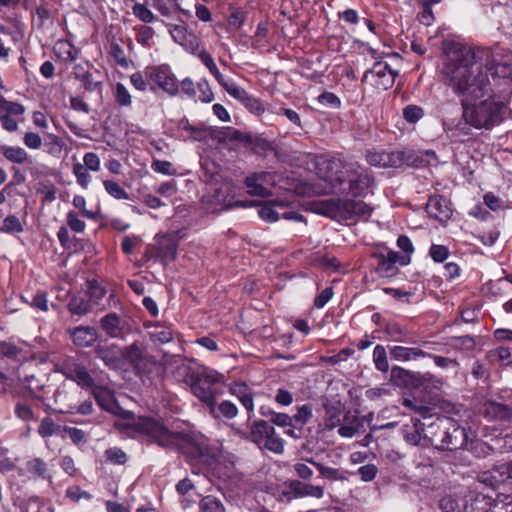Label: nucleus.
I'll return each instance as SVG.
<instances>
[{
	"mask_svg": "<svg viewBox=\"0 0 512 512\" xmlns=\"http://www.w3.org/2000/svg\"><path fill=\"white\" fill-rule=\"evenodd\" d=\"M511 70L510 65L498 63L495 58L487 59L483 68L466 45L454 43L448 48L442 72L447 85L462 97L463 118L467 124L476 129H490L501 121V102L492 97L479 103L473 101L489 93V74L493 78H505L510 76Z\"/></svg>",
	"mask_w": 512,
	"mask_h": 512,
	"instance_id": "f257e3e1",
	"label": "nucleus"
},
{
	"mask_svg": "<svg viewBox=\"0 0 512 512\" xmlns=\"http://www.w3.org/2000/svg\"><path fill=\"white\" fill-rule=\"evenodd\" d=\"M128 426L140 435L146 436L150 441L166 448L180 449L183 444L190 441V436L183 432H172L160 422L150 417L132 419Z\"/></svg>",
	"mask_w": 512,
	"mask_h": 512,
	"instance_id": "f03ea898",
	"label": "nucleus"
},
{
	"mask_svg": "<svg viewBox=\"0 0 512 512\" xmlns=\"http://www.w3.org/2000/svg\"><path fill=\"white\" fill-rule=\"evenodd\" d=\"M327 167L331 169L342 167V171L326 175V178L331 182H347L348 193L354 197L364 195L372 183V178L368 171L357 163L342 164L341 159L333 158L327 162Z\"/></svg>",
	"mask_w": 512,
	"mask_h": 512,
	"instance_id": "7ed1b4c3",
	"label": "nucleus"
},
{
	"mask_svg": "<svg viewBox=\"0 0 512 512\" xmlns=\"http://www.w3.org/2000/svg\"><path fill=\"white\" fill-rule=\"evenodd\" d=\"M224 383V375L209 368H204L196 375L191 384L193 394L207 405L213 416L216 414V397L221 394L220 386Z\"/></svg>",
	"mask_w": 512,
	"mask_h": 512,
	"instance_id": "20e7f679",
	"label": "nucleus"
},
{
	"mask_svg": "<svg viewBox=\"0 0 512 512\" xmlns=\"http://www.w3.org/2000/svg\"><path fill=\"white\" fill-rule=\"evenodd\" d=\"M372 211L373 208L362 200L330 199L326 204V213L337 221L368 219Z\"/></svg>",
	"mask_w": 512,
	"mask_h": 512,
	"instance_id": "39448f33",
	"label": "nucleus"
},
{
	"mask_svg": "<svg viewBox=\"0 0 512 512\" xmlns=\"http://www.w3.org/2000/svg\"><path fill=\"white\" fill-rule=\"evenodd\" d=\"M251 438L260 448L276 454H281L284 451L283 440L276 434L274 427L264 420L252 424Z\"/></svg>",
	"mask_w": 512,
	"mask_h": 512,
	"instance_id": "423d86ee",
	"label": "nucleus"
},
{
	"mask_svg": "<svg viewBox=\"0 0 512 512\" xmlns=\"http://www.w3.org/2000/svg\"><path fill=\"white\" fill-rule=\"evenodd\" d=\"M397 75L398 72L393 70L386 62L379 61L364 73L363 81L379 89L387 90L393 86Z\"/></svg>",
	"mask_w": 512,
	"mask_h": 512,
	"instance_id": "0eeeda50",
	"label": "nucleus"
},
{
	"mask_svg": "<svg viewBox=\"0 0 512 512\" xmlns=\"http://www.w3.org/2000/svg\"><path fill=\"white\" fill-rule=\"evenodd\" d=\"M439 428L442 429L441 432L444 431L445 433L442 450H455L466 444L467 433L456 420L450 417H442Z\"/></svg>",
	"mask_w": 512,
	"mask_h": 512,
	"instance_id": "6e6552de",
	"label": "nucleus"
},
{
	"mask_svg": "<svg viewBox=\"0 0 512 512\" xmlns=\"http://www.w3.org/2000/svg\"><path fill=\"white\" fill-rule=\"evenodd\" d=\"M59 371L69 380L76 382L84 389H90L95 384L87 368L73 358L66 359Z\"/></svg>",
	"mask_w": 512,
	"mask_h": 512,
	"instance_id": "1a4fd4ad",
	"label": "nucleus"
},
{
	"mask_svg": "<svg viewBox=\"0 0 512 512\" xmlns=\"http://www.w3.org/2000/svg\"><path fill=\"white\" fill-rule=\"evenodd\" d=\"M147 77L152 83L169 95L174 96L179 91L178 81L167 66L147 68Z\"/></svg>",
	"mask_w": 512,
	"mask_h": 512,
	"instance_id": "9d476101",
	"label": "nucleus"
},
{
	"mask_svg": "<svg viewBox=\"0 0 512 512\" xmlns=\"http://www.w3.org/2000/svg\"><path fill=\"white\" fill-rule=\"evenodd\" d=\"M277 175L274 172H256L247 176L245 185L248 193L253 196H268L270 188L276 184Z\"/></svg>",
	"mask_w": 512,
	"mask_h": 512,
	"instance_id": "9b49d317",
	"label": "nucleus"
},
{
	"mask_svg": "<svg viewBox=\"0 0 512 512\" xmlns=\"http://www.w3.org/2000/svg\"><path fill=\"white\" fill-rule=\"evenodd\" d=\"M367 162L381 168H399L406 162V155L402 151L370 150L366 154Z\"/></svg>",
	"mask_w": 512,
	"mask_h": 512,
	"instance_id": "f8f14e48",
	"label": "nucleus"
},
{
	"mask_svg": "<svg viewBox=\"0 0 512 512\" xmlns=\"http://www.w3.org/2000/svg\"><path fill=\"white\" fill-rule=\"evenodd\" d=\"M201 461L219 478L229 477L234 467V456L222 451L211 455L202 453Z\"/></svg>",
	"mask_w": 512,
	"mask_h": 512,
	"instance_id": "ddd939ff",
	"label": "nucleus"
},
{
	"mask_svg": "<svg viewBox=\"0 0 512 512\" xmlns=\"http://www.w3.org/2000/svg\"><path fill=\"white\" fill-rule=\"evenodd\" d=\"M481 481L493 488L501 485L512 488V461L495 466L482 474Z\"/></svg>",
	"mask_w": 512,
	"mask_h": 512,
	"instance_id": "4468645a",
	"label": "nucleus"
},
{
	"mask_svg": "<svg viewBox=\"0 0 512 512\" xmlns=\"http://www.w3.org/2000/svg\"><path fill=\"white\" fill-rule=\"evenodd\" d=\"M426 211L430 217L435 218L439 222H446L452 216L450 201L440 195L429 197Z\"/></svg>",
	"mask_w": 512,
	"mask_h": 512,
	"instance_id": "2eb2a0df",
	"label": "nucleus"
},
{
	"mask_svg": "<svg viewBox=\"0 0 512 512\" xmlns=\"http://www.w3.org/2000/svg\"><path fill=\"white\" fill-rule=\"evenodd\" d=\"M288 488L290 490V494H292L289 499L303 497L321 499L324 496V489L321 486L312 485L297 480L290 481L288 483Z\"/></svg>",
	"mask_w": 512,
	"mask_h": 512,
	"instance_id": "dca6fc26",
	"label": "nucleus"
},
{
	"mask_svg": "<svg viewBox=\"0 0 512 512\" xmlns=\"http://www.w3.org/2000/svg\"><path fill=\"white\" fill-rule=\"evenodd\" d=\"M73 343L78 347H91L98 339L95 328L90 326H77L68 330Z\"/></svg>",
	"mask_w": 512,
	"mask_h": 512,
	"instance_id": "f3484780",
	"label": "nucleus"
},
{
	"mask_svg": "<svg viewBox=\"0 0 512 512\" xmlns=\"http://www.w3.org/2000/svg\"><path fill=\"white\" fill-rule=\"evenodd\" d=\"M89 390H91L95 400L101 408L107 411H113L115 406L114 397L109 389L108 382L102 381L100 384L95 383Z\"/></svg>",
	"mask_w": 512,
	"mask_h": 512,
	"instance_id": "a211bd4d",
	"label": "nucleus"
},
{
	"mask_svg": "<svg viewBox=\"0 0 512 512\" xmlns=\"http://www.w3.org/2000/svg\"><path fill=\"white\" fill-rule=\"evenodd\" d=\"M177 243L171 236H162L157 242V257L167 264L176 258Z\"/></svg>",
	"mask_w": 512,
	"mask_h": 512,
	"instance_id": "6ab92c4d",
	"label": "nucleus"
},
{
	"mask_svg": "<svg viewBox=\"0 0 512 512\" xmlns=\"http://www.w3.org/2000/svg\"><path fill=\"white\" fill-rule=\"evenodd\" d=\"M230 392L237 397L245 407L248 412V418L250 419L254 411L253 393L251 389L243 382H236L230 387Z\"/></svg>",
	"mask_w": 512,
	"mask_h": 512,
	"instance_id": "aec40b11",
	"label": "nucleus"
},
{
	"mask_svg": "<svg viewBox=\"0 0 512 512\" xmlns=\"http://www.w3.org/2000/svg\"><path fill=\"white\" fill-rule=\"evenodd\" d=\"M442 422V417L437 418L429 424H426V428L424 430L425 437V445L434 446L437 449L443 448V439H444V431H442L440 427V423Z\"/></svg>",
	"mask_w": 512,
	"mask_h": 512,
	"instance_id": "412c9836",
	"label": "nucleus"
},
{
	"mask_svg": "<svg viewBox=\"0 0 512 512\" xmlns=\"http://www.w3.org/2000/svg\"><path fill=\"white\" fill-rule=\"evenodd\" d=\"M491 496L482 493L466 494L465 512H490Z\"/></svg>",
	"mask_w": 512,
	"mask_h": 512,
	"instance_id": "4be33fe9",
	"label": "nucleus"
},
{
	"mask_svg": "<svg viewBox=\"0 0 512 512\" xmlns=\"http://www.w3.org/2000/svg\"><path fill=\"white\" fill-rule=\"evenodd\" d=\"M389 353L392 359L403 362L430 356V353H427L419 348L404 346H393L390 348Z\"/></svg>",
	"mask_w": 512,
	"mask_h": 512,
	"instance_id": "5701e85b",
	"label": "nucleus"
},
{
	"mask_svg": "<svg viewBox=\"0 0 512 512\" xmlns=\"http://www.w3.org/2000/svg\"><path fill=\"white\" fill-rule=\"evenodd\" d=\"M286 207L285 202L270 200L264 202L259 211V217L266 222H276L280 219L281 211Z\"/></svg>",
	"mask_w": 512,
	"mask_h": 512,
	"instance_id": "b1692460",
	"label": "nucleus"
},
{
	"mask_svg": "<svg viewBox=\"0 0 512 512\" xmlns=\"http://www.w3.org/2000/svg\"><path fill=\"white\" fill-rule=\"evenodd\" d=\"M426 424L420 420H415L412 425H406L404 428V438L412 445H425L424 430Z\"/></svg>",
	"mask_w": 512,
	"mask_h": 512,
	"instance_id": "393cba45",
	"label": "nucleus"
},
{
	"mask_svg": "<svg viewBox=\"0 0 512 512\" xmlns=\"http://www.w3.org/2000/svg\"><path fill=\"white\" fill-rule=\"evenodd\" d=\"M484 417L488 420H507L509 419V407L494 402L487 401L482 408Z\"/></svg>",
	"mask_w": 512,
	"mask_h": 512,
	"instance_id": "a878e982",
	"label": "nucleus"
},
{
	"mask_svg": "<svg viewBox=\"0 0 512 512\" xmlns=\"http://www.w3.org/2000/svg\"><path fill=\"white\" fill-rule=\"evenodd\" d=\"M38 434L42 438L59 436L65 438V426L58 425L51 417H44L38 426Z\"/></svg>",
	"mask_w": 512,
	"mask_h": 512,
	"instance_id": "bb28decb",
	"label": "nucleus"
},
{
	"mask_svg": "<svg viewBox=\"0 0 512 512\" xmlns=\"http://www.w3.org/2000/svg\"><path fill=\"white\" fill-rule=\"evenodd\" d=\"M439 507L442 512H465L466 494L445 496L440 500Z\"/></svg>",
	"mask_w": 512,
	"mask_h": 512,
	"instance_id": "cd10ccee",
	"label": "nucleus"
},
{
	"mask_svg": "<svg viewBox=\"0 0 512 512\" xmlns=\"http://www.w3.org/2000/svg\"><path fill=\"white\" fill-rule=\"evenodd\" d=\"M101 327L112 338L121 336L122 322L116 313H109L101 319Z\"/></svg>",
	"mask_w": 512,
	"mask_h": 512,
	"instance_id": "c85d7f7f",
	"label": "nucleus"
},
{
	"mask_svg": "<svg viewBox=\"0 0 512 512\" xmlns=\"http://www.w3.org/2000/svg\"><path fill=\"white\" fill-rule=\"evenodd\" d=\"M0 152L5 159L15 164H23L29 160L26 150L19 146L2 145Z\"/></svg>",
	"mask_w": 512,
	"mask_h": 512,
	"instance_id": "c756f323",
	"label": "nucleus"
},
{
	"mask_svg": "<svg viewBox=\"0 0 512 512\" xmlns=\"http://www.w3.org/2000/svg\"><path fill=\"white\" fill-rule=\"evenodd\" d=\"M18 378L33 396L39 397L38 393L43 388L41 380H39L34 374L26 373L25 367H21L18 370Z\"/></svg>",
	"mask_w": 512,
	"mask_h": 512,
	"instance_id": "7c9ffc66",
	"label": "nucleus"
},
{
	"mask_svg": "<svg viewBox=\"0 0 512 512\" xmlns=\"http://www.w3.org/2000/svg\"><path fill=\"white\" fill-rule=\"evenodd\" d=\"M181 137L185 140L202 141L208 132L206 129L198 126L191 125L188 121L182 122L180 125Z\"/></svg>",
	"mask_w": 512,
	"mask_h": 512,
	"instance_id": "2f4dec72",
	"label": "nucleus"
},
{
	"mask_svg": "<svg viewBox=\"0 0 512 512\" xmlns=\"http://www.w3.org/2000/svg\"><path fill=\"white\" fill-rule=\"evenodd\" d=\"M27 471L31 474L37 475L44 480H52V475L48 464L41 458H33L26 464Z\"/></svg>",
	"mask_w": 512,
	"mask_h": 512,
	"instance_id": "473e14b6",
	"label": "nucleus"
},
{
	"mask_svg": "<svg viewBox=\"0 0 512 512\" xmlns=\"http://www.w3.org/2000/svg\"><path fill=\"white\" fill-rule=\"evenodd\" d=\"M306 461L313 465L319 471L320 477L324 479H327L329 481L346 479L344 472L340 469L325 466L319 462L314 461L313 459H306Z\"/></svg>",
	"mask_w": 512,
	"mask_h": 512,
	"instance_id": "72a5a7b5",
	"label": "nucleus"
},
{
	"mask_svg": "<svg viewBox=\"0 0 512 512\" xmlns=\"http://www.w3.org/2000/svg\"><path fill=\"white\" fill-rule=\"evenodd\" d=\"M122 356L136 368H141L146 359L143 349L137 344L126 347L122 352Z\"/></svg>",
	"mask_w": 512,
	"mask_h": 512,
	"instance_id": "f704fd0d",
	"label": "nucleus"
},
{
	"mask_svg": "<svg viewBox=\"0 0 512 512\" xmlns=\"http://www.w3.org/2000/svg\"><path fill=\"white\" fill-rule=\"evenodd\" d=\"M490 512H512V495L500 493L496 498L491 496Z\"/></svg>",
	"mask_w": 512,
	"mask_h": 512,
	"instance_id": "c9c22d12",
	"label": "nucleus"
},
{
	"mask_svg": "<svg viewBox=\"0 0 512 512\" xmlns=\"http://www.w3.org/2000/svg\"><path fill=\"white\" fill-rule=\"evenodd\" d=\"M98 357L109 367L116 368L118 366L119 353L114 345L110 347H99L96 350Z\"/></svg>",
	"mask_w": 512,
	"mask_h": 512,
	"instance_id": "e433bc0d",
	"label": "nucleus"
},
{
	"mask_svg": "<svg viewBox=\"0 0 512 512\" xmlns=\"http://www.w3.org/2000/svg\"><path fill=\"white\" fill-rule=\"evenodd\" d=\"M200 61L207 67L209 72L216 78L218 83H222L225 80V77L221 74L219 69L217 68L213 57L210 53H208L205 49H201L197 54Z\"/></svg>",
	"mask_w": 512,
	"mask_h": 512,
	"instance_id": "4c0bfd02",
	"label": "nucleus"
},
{
	"mask_svg": "<svg viewBox=\"0 0 512 512\" xmlns=\"http://www.w3.org/2000/svg\"><path fill=\"white\" fill-rule=\"evenodd\" d=\"M220 85L225 89V91L234 99L239 102H243L245 98L249 95L245 89L239 86L232 79H226L220 83Z\"/></svg>",
	"mask_w": 512,
	"mask_h": 512,
	"instance_id": "58836bf2",
	"label": "nucleus"
},
{
	"mask_svg": "<svg viewBox=\"0 0 512 512\" xmlns=\"http://www.w3.org/2000/svg\"><path fill=\"white\" fill-rule=\"evenodd\" d=\"M72 173L76 178L77 184L83 189H88L92 179L88 169L80 162H75L72 167Z\"/></svg>",
	"mask_w": 512,
	"mask_h": 512,
	"instance_id": "ea45409f",
	"label": "nucleus"
},
{
	"mask_svg": "<svg viewBox=\"0 0 512 512\" xmlns=\"http://www.w3.org/2000/svg\"><path fill=\"white\" fill-rule=\"evenodd\" d=\"M149 337L155 343L165 344L173 339V331L166 326H156L149 332Z\"/></svg>",
	"mask_w": 512,
	"mask_h": 512,
	"instance_id": "a19ab883",
	"label": "nucleus"
},
{
	"mask_svg": "<svg viewBox=\"0 0 512 512\" xmlns=\"http://www.w3.org/2000/svg\"><path fill=\"white\" fill-rule=\"evenodd\" d=\"M74 75L76 79L80 80L84 87L88 90H94L97 87V83L94 81L92 74L85 69L82 65H76L74 67Z\"/></svg>",
	"mask_w": 512,
	"mask_h": 512,
	"instance_id": "79ce46f5",
	"label": "nucleus"
},
{
	"mask_svg": "<svg viewBox=\"0 0 512 512\" xmlns=\"http://www.w3.org/2000/svg\"><path fill=\"white\" fill-rule=\"evenodd\" d=\"M103 186L107 194L110 195L111 197L117 200L129 199L128 193L116 181L104 180Z\"/></svg>",
	"mask_w": 512,
	"mask_h": 512,
	"instance_id": "37998d69",
	"label": "nucleus"
},
{
	"mask_svg": "<svg viewBox=\"0 0 512 512\" xmlns=\"http://www.w3.org/2000/svg\"><path fill=\"white\" fill-rule=\"evenodd\" d=\"M373 361L377 370L381 372H387L389 364L387 360V353L385 347L382 345H376L373 350Z\"/></svg>",
	"mask_w": 512,
	"mask_h": 512,
	"instance_id": "c03bdc74",
	"label": "nucleus"
},
{
	"mask_svg": "<svg viewBox=\"0 0 512 512\" xmlns=\"http://www.w3.org/2000/svg\"><path fill=\"white\" fill-rule=\"evenodd\" d=\"M238 413V408L234 403L228 400H224L218 405L216 404V418L222 416L227 419H233Z\"/></svg>",
	"mask_w": 512,
	"mask_h": 512,
	"instance_id": "a18cd8bd",
	"label": "nucleus"
},
{
	"mask_svg": "<svg viewBox=\"0 0 512 512\" xmlns=\"http://www.w3.org/2000/svg\"><path fill=\"white\" fill-rule=\"evenodd\" d=\"M132 12L140 21L143 23H152L155 19L152 11L142 3H134L132 7Z\"/></svg>",
	"mask_w": 512,
	"mask_h": 512,
	"instance_id": "49530a36",
	"label": "nucleus"
},
{
	"mask_svg": "<svg viewBox=\"0 0 512 512\" xmlns=\"http://www.w3.org/2000/svg\"><path fill=\"white\" fill-rule=\"evenodd\" d=\"M312 416V410L308 405H302L298 408L297 413L291 416L292 425L304 427Z\"/></svg>",
	"mask_w": 512,
	"mask_h": 512,
	"instance_id": "de8ad7c7",
	"label": "nucleus"
},
{
	"mask_svg": "<svg viewBox=\"0 0 512 512\" xmlns=\"http://www.w3.org/2000/svg\"><path fill=\"white\" fill-rule=\"evenodd\" d=\"M200 510L201 512H225L222 503L211 496H207L201 500Z\"/></svg>",
	"mask_w": 512,
	"mask_h": 512,
	"instance_id": "09e8293b",
	"label": "nucleus"
},
{
	"mask_svg": "<svg viewBox=\"0 0 512 512\" xmlns=\"http://www.w3.org/2000/svg\"><path fill=\"white\" fill-rule=\"evenodd\" d=\"M66 223L75 233H83L85 231L86 224L75 211L67 212Z\"/></svg>",
	"mask_w": 512,
	"mask_h": 512,
	"instance_id": "8fccbe9b",
	"label": "nucleus"
},
{
	"mask_svg": "<svg viewBox=\"0 0 512 512\" xmlns=\"http://www.w3.org/2000/svg\"><path fill=\"white\" fill-rule=\"evenodd\" d=\"M1 231L4 233H21L23 226L15 215H9L3 220Z\"/></svg>",
	"mask_w": 512,
	"mask_h": 512,
	"instance_id": "3c124183",
	"label": "nucleus"
},
{
	"mask_svg": "<svg viewBox=\"0 0 512 512\" xmlns=\"http://www.w3.org/2000/svg\"><path fill=\"white\" fill-rule=\"evenodd\" d=\"M424 116V110L417 105H408L403 109V117L409 123H416Z\"/></svg>",
	"mask_w": 512,
	"mask_h": 512,
	"instance_id": "603ef678",
	"label": "nucleus"
},
{
	"mask_svg": "<svg viewBox=\"0 0 512 512\" xmlns=\"http://www.w3.org/2000/svg\"><path fill=\"white\" fill-rule=\"evenodd\" d=\"M130 81L135 89L145 91L148 85L152 83L147 77V69L144 72H135L130 76Z\"/></svg>",
	"mask_w": 512,
	"mask_h": 512,
	"instance_id": "864d4df0",
	"label": "nucleus"
},
{
	"mask_svg": "<svg viewBox=\"0 0 512 512\" xmlns=\"http://www.w3.org/2000/svg\"><path fill=\"white\" fill-rule=\"evenodd\" d=\"M265 416L270 417V421L279 427L287 428L292 425L291 416L285 413H278L274 411H269V413H263Z\"/></svg>",
	"mask_w": 512,
	"mask_h": 512,
	"instance_id": "5fc2aeb1",
	"label": "nucleus"
},
{
	"mask_svg": "<svg viewBox=\"0 0 512 512\" xmlns=\"http://www.w3.org/2000/svg\"><path fill=\"white\" fill-rule=\"evenodd\" d=\"M377 271L383 277H392L398 272V267L380 256Z\"/></svg>",
	"mask_w": 512,
	"mask_h": 512,
	"instance_id": "6e6d98bb",
	"label": "nucleus"
},
{
	"mask_svg": "<svg viewBox=\"0 0 512 512\" xmlns=\"http://www.w3.org/2000/svg\"><path fill=\"white\" fill-rule=\"evenodd\" d=\"M153 7L157 9L163 16H169L177 7L176 0H152Z\"/></svg>",
	"mask_w": 512,
	"mask_h": 512,
	"instance_id": "4d7b16f0",
	"label": "nucleus"
},
{
	"mask_svg": "<svg viewBox=\"0 0 512 512\" xmlns=\"http://www.w3.org/2000/svg\"><path fill=\"white\" fill-rule=\"evenodd\" d=\"M449 254L450 252L448 247L444 245L432 244L429 249V255L438 263L444 262L448 258Z\"/></svg>",
	"mask_w": 512,
	"mask_h": 512,
	"instance_id": "13d9d810",
	"label": "nucleus"
},
{
	"mask_svg": "<svg viewBox=\"0 0 512 512\" xmlns=\"http://www.w3.org/2000/svg\"><path fill=\"white\" fill-rule=\"evenodd\" d=\"M403 405L405 407L411 409L412 411L418 413L419 415H421L424 418L430 416L431 409L428 406H426L422 403H419L415 399L406 398L403 400Z\"/></svg>",
	"mask_w": 512,
	"mask_h": 512,
	"instance_id": "bf43d9fd",
	"label": "nucleus"
},
{
	"mask_svg": "<svg viewBox=\"0 0 512 512\" xmlns=\"http://www.w3.org/2000/svg\"><path fill=\"white\" fill-rule=\"evenodd\" d=\"M73 206L80 210L82 213V216L87 219H96V214L92 212L91 210H88L86 207V199L82 195H75L72 200Z\"/></svg>",
	"mask_w": 512,
	"mask_h": 512,
	"instance_id": "052dcab7",
	"label": "nucleus"
},
{
	"mask_svg": "<svg viewBox=\"0 0 512 512\" xmlns=\"http://www.w3.org/2000/svg\"><path fill=\"white\" fill-rule=\"evenodd\" d=\"M68 309L72 314L82 315L89 309V304L82 298L74 297L68 304Z\"/></svg>",
	"mask_w": 512,
	"mask_h": 512,
	"instance_id": "680f3d73",
	"label": "nucleus"
},
{
	"mask_svg": "<svg viewBox=\"0 0 512 512\" xmlns=\"http://www.w3.org/2000/svg\"><path fill=\"white\" fill-rule=\"evenodd\" d=\"M0 108L6 112V114L8 115H22L25 111V108L23 105L17 103V102H12V101H7L5 99H1L0 101Z\"/></svg>",
	"mask_w": 512,
	"mask_h": 512,
	"instance_id": "e2e57ef3",
	"label": "nucleus"
},
{
	"mask_svg": "<svg viewBox=\"0 0 512 512\" xmlns=\"http://www.w3.org/2000/svg\"><path fill=\"white\" fill-rule=\"evenodd\" d=\"M242 104L251 112L256 115H261L264 113L265 109L261 101L252 95H248Z\"/></svg>",
	"mask_w": 512,
	"mask_h": 512,
	"instance_id": "0e129e2a",
	"label": "nucleus"
},
{
	"mask_svg": "<svg viewBox=\"0 0 512 512\" xmlns=\"http://www.w3.org/2000/svg\"><path fill=\"white\" fill-rule=\"evenodd\" d=\"M106 457L109 462L118 465L124 464L127 460L125 452L117 447L106 450Z\"/></svg>",
	"mask_w": 512,
	"mask_h": 512,
	"instance_id": "69168bd1",
	"label": "nucleus"
},
{
	"mask_svg": "<svg viewBox=\"0 0 512 512\" xmlns=\"http://www.w3.org/2000/svg\"><path fill=\"white\" fill-rule=\"evenodd\" d=\"M116 101L121 106H129L132 103L131 95L127 88L122 83H117L116 88Z\"/></svg>",
	"mask_w": 512,
	"mask_h": 512,
	"instance_id": "338daca9",
	"label": "nucleus"
},
{
	"mask_svg": "<svg viewBox=\"0 0 512 512\" xmlns=\"http://www.w3.org/2000/svg\"><path fill=\"white\" fill-rule=\"evenodd\" d=\"M57 48L64 60L74 61L78 57L77 50L68 42H59Z\"/></svg>",
	"mask_w": 512,
	"mask_h": 512,
	"instance_id": "774afa93",
	"label": "nucleus"
}]
</instances>
